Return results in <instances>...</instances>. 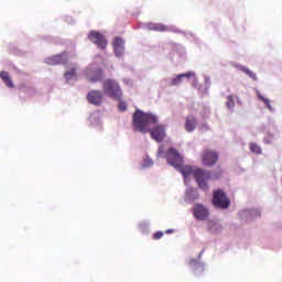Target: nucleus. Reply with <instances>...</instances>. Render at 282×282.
<instances>
[{"label":"nucleus","instance_id":"a878e982","mask_svg":"<svg viewBox=\"0 0 282 282\" xmlns=\"http://www.w3.org/2000/svg\"><path fill=\"white\" fill-rule=\"evenodd\" d=\"M272 138H274L272 134H269V137L264 138V144H272Z\"/></svg>","mask_w":282,"mask_h":282},{"label":"nucleus","instance_id":"20e7f679","mask_svg":"<svg viewBox=\"0 0 282 282\" xmlns=\"http://www.w3.org/2000/svg\"><path fill=\"white\" fill-rule=\"evenodd\" d=\"M213 205L215 208H230V199L226 196V192L217 189L214 192Z\"/></svg>","mask_w":282,"mask_h":282},{"label":"nucleus","instance_id":"f8f14e48","mask_svg":"<svg viewBox=\"0 0 282 282\" xmlns=\"http://www.w3.org/2000/svg\"><path fill=\"white\" fill-rule=\"evenodd\" d=\"M183 78H187V80L191 78H195V73L188 72V73H183V74L177 75L176 77L172 78V80L170 83L171 87H177V86L182 85Z\"/></svg>","mask_w":282,"mask_h":282},{"label":"nucleus","instance_id":"7ed1b4c3","mask_svg":"<svg viewBox=\"0 0 282 282\" xmlns=\"http://www.w3.org/2000/svg\"><path fill=\"white\" fill-rule=\"evenodd\" d=\"M104 93L112 100H122V88L116 79H106L102 84Z\"/></svg>","mask_w":282,"mask_h":282},{"label":"nucleus","instance_id":"4be33fe9","mask_svg":"<svg viewBox=\"0 0 282 282\" xmlns=\"http://www.w3.org/2000/svg\"><path fill=\"white\" fill-rule=\"evenodd\" d=\"M242 72L247 74L249 78H252V80H257V74H254L252 70L249 68H242Z\"/></svg>","mask_w":282,"mask_h":282},{"label":"nucleus","instance_id":"2eb2a0df","mask_svg":"<svg viewBox=\"0 0 282 282\" xmlns=\"http://www.w3.org/2000/svg\"><path fill=\"white\" fill-rule=\"evenodd\" d=\"M0 78L9 89H14V83L12 82V77H10V73L1 70Z\"/></svg>","mask_w":282,"mask_h":282},{"label":"nucleus","instance_id":"39448f33","mask_svg":"<svg viewBox=\"0 0 282 282\" xmlns=\"http://www.w3.org/2000/svg\"><path fill=\"white\" fill-rule=\"evenodd\" d=\"M203 166H215L219 162V154L213 150H205L202 153Z\"/></svg>","mask_w":282,"mask_h":282},{"label":"nucleus","instance_id":"1a4fd4ad","mask_svg":"<svg viewBox=\"0 0 282 282\" xmlns=\"http://www.w3.org/2000/svg\"><path fill=\"white\" fill-rule=\"evenodd\" d=\"M208 208L204 207L202 204H196L194 206V217L198 221H205V219H208Z\"/></svg>","mask_w":282,"mask_h":282},{"label":"nucleus","instance_id":"f257e3e1","mask_svg":"<svg viewBox=\"0 0 282 282\" xmlns=\"http://www.w3.org/2000/svg\"><path fill=\"white\" fill-rule=\"evenodd\" d=\"M177 171L182 173L183 177H188V175H193L197 182L198 187L205 193H208V180H210V172H206L204 169H193L188 165L176 166Z\"/></svg>","mask_w":282,"mask_h":282},{"label":"nucleus","instance_id":"4468645a","mask_svg":"<svg viewBox=\"0 0 282 282\" xmlns=\"http://www.w3.org/2000/svg\"><path fill=\"white\" fill-rule=\"evenodd\" d=\"M196 127H197V119L193 116H187L185 120V131L191 133L195 131Z\"/></svg>","mask_w":282,"mask_h":282},{"label":"nucleus","instance_id":"dca6fc26","mask_svg":"<svg viewBox=\"0 0 282 282\" xmlns=\"http://www.w3.org/2000/svg\"><path fill=\"white\" fill-rule=\"evenodd\" d=\"M113 47L117 54H122V52L124 51V40H122V37H116L113 42Z\"/></svg>","mask_w":282,"mask_h":282},{"label":"nucleus","instance_id":"bb28decb","mask_svg":"<svg viewBox=\"0 0 282 282\" xmlns=\"http://www.w3.org/2000/svg\"><path fill=\"white\" fill-rule=\"evenodd\" d=\"M153 165V161H149L148 166Z\"/></svg>","mask_w":282,"mask_h":282},{"label":"nucleus","instance_id":"5701e85b","mask_svg":"<svg viewBox=\"0 0 282 282\" xmlns=\"http://www.w3.org/2000/svg\"><path fill=\"white\" fill-rule=\"evenodd\" d=\"M259 98L262 102H264V105L268 107V109H270V111H272V105L270 104V99L263 97V95H259Z\"/></svg>","mask_w":282,"mask_h":282},{"label":"nucleus","instance_id":"393cba45","mask_svg":"<svg viewBox=\"0 0 282 282\" xmlns=\"http://www.w3.org/2000/svg\"><path fill=\"white\" fill-rule=\"evenodd\" d=\"M161 237H164V232H162V231H156V232H154V235H153V239H154V240H158V239H160Z\"/></svg>","mask_w":282,"mask_h":282},{"label":"nucleus","instance_id":"6e6552de","mask_svg":"<svg viewBox=\"0 0 282 282\" xmlns=\"http://www.w3.org/2000/svg\"><path fill=\"white\" fill-rule=\"evenodd\" d=\"M104 98H105V95L100 90H90L87 94L88 102H90V105H95L96 107H99V105H102Z\"/></svg>","mask_w":282,"mask_h":282},{"label":"nucleus","instance_id":"6ab92c4d","mask_svg":"<svg viewBox=\"0 0 282 282\" xmlns=\"http://www.w3.org/2000/svg\"><path fill=\"white\" fill-rule=\"evenodd\" d=\"M188 265H191L192 268H194L195 271L198 270V272H204V265L200 264L199 260L197 259H191L188 261Z\"/></svg>","mask_w":282,"mask_h":282},{"label":"nucleus","instance_id":"423d86ee","mask_svg":"<svg viewBox=\"0 0 282 282\" xmlns=\"http://www.w3.org/2000/svg\"><path fill=\"white\" fill-rule=\"evenodd\" d=\"M88 39L94 43V45H97L99 50H107V37H105L102 33L98 31H91L88 35Z\"/></svg>","mask_w":282,"mask_h":282},{"label":"nucleus","instance_id":"a211bd4d","mask_svg":"<svg viewBox=\"0 0 282 282\" xmlns=\"http://www.w3.org/2000/svg\"><path fill=\"white\" fill-rule=\"evenodd\" d=\"M76 67H70L67 68V70L64 73V78L69 82V80H74V78H76Z\"/></svg>","mask_w":282,"mask_h":282},{"label":"nucleus","instance_id":"ddd939ff","mask_svg":"<svg viewBox=\"0 0 282 282\" xmlns=\"http://www.w3.org/2000/svg\"><path fill=\"white\" fill-rule=\"evenodd\" d=\"M105 76L102 69H96L93 73H87L86 78L88 83H100Z\"/></svg>","mask_w":282,"mask_h":282},{"label":"nucleus","instance_id":"412c9836","mask_svg":"<svg viewBox=\"0 0 282 282\" xmlns=\"http://www.w3.org/2000/svg\"><path fill=\"white\" fill-rule=\"evenodd\" d=\"M226 107L227 109H235V98H232V95L227 97Z\"/></svg>","mask_w":282,"mask_h":282},{"label":"nucleus","instance_id":"cd10ccee","mask_svg":"<svg viewBox=\"0 0 282 282\" xmlns=\"http://www.w3.org/2000/svg\"><path fill=\"white\" fill-rule=\"evenodd\" d=\"M171 232H173L172 229H167V230H166V234H167V235L171 234Z\"/></svg>","mask_w":282,"mask_h":282},{"label":"nucleus","instance_id":"0eeeda50","mask_svg":"<svg viewBox=\"0 0 282 282\" xmlns=\"http://www.w3.org/2000/svg\"><path fill=\"white\" fill-rule=\"evenodd\" d=\"M166 161L167 163H170L171 166H174V169H176V166H180L181 164H184V159L182 158V155H180V152H177V150L170 148L166 152Z\"/></svg>","mask_w":282,"mask_h":282},{"label":"nucleus","instance_id":"9d476101","mask_svg":"<svg viewBox=\"0 0 282 282\" xmlns=\"http://www.w3.org/2000/svg\"><path fill=\"white\" fill-rule=\"evenodd\" d=\"M151 138L155 140L156 142H162L164 138H166V130L164 129V126H156L151 131Z\"/></svg>","mask_w":282,"mask_h":282},{"label":"nucleus","instance_id":"b1692460","mask_svg":"<svg viewBox=\"0 0 282 282\" xmlns=\"http://www.w3.org/2000/svg\"><path fill=\"white\" fill-rule=\"evenodd\" d=\"M118 109L119 111H127V101H119Z\"/></svg>","mask_w":282,"mask_h":282},{"label":"nucleus","instance_id":"f3484780","mask_svg":"<svg viewBox=\"0 0 282 282\" xmlns=\"http://www.w3.org/2000/svg\"><path fill=\"white\" fill-rule=\"evenodd\" d=\"M148 28L154 32H169V26L164 24L151 23L148 25Z\"/></svg>","mask_w":282,"mask_h":282},{"label":"nucleus","instance_id":"9b49d317","mask_svg":"<svg viewBox=\"0 0 282 282\" xmlns=\"http://www.w3.org/2000/svg\"><path fill=\"white\" fill-rule=\"evenodd\" d=\"M45 63L47 65H65V63H67V54L62 53L52 57H47Z\"/></svg>","mask_w":282,"mask_h":282},{"label":"nucleus","instance_id":"aec40b11","mask_svg":"<svg viewBox=\"0 0 282 282\" xmlns=\"http://www.w3.org/2000/svg\"><path fill=\"white\" fill-rule=\"evenodd\" d=\"M251 153H256V155H261L262 150L257 143H250L249 145Z\"/></svg>","mask_w":282,"mask_h":282},{"label":"nucleus","instance_id":"f03ea898","mask_svg":"<svg viewBox=\"0 0 282 282\" xmlns=\"http://www.w3.org/2000/svg\"><path fill=\"white\" fill-rule=\"evenodd\" d=\"M132 124L134 131H139L140 133H149L151 131V124H158V116L151 112H143L142 110H137L132 115Z\"/></svg>","mask_w":282,"mask_h":282}]
</instances>
